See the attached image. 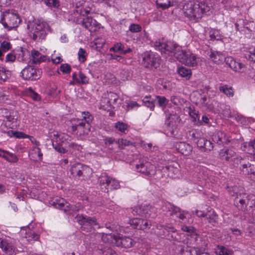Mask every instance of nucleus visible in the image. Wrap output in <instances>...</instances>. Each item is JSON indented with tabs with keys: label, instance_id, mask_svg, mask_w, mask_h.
<instances>
[{
	"label": "nucleus",
	"instance_id": "obj_48",
	"mask_svg": "<svg viewBox=\"0 0 255 255\" xmlns=\"http://www.w3.org/2000/svg\"><path fill=\"white\" fill-rule=\"evenodd\" d=\"M157 85L159 89H166L169 86V82L166 79L161 78L157 80Z\"/></svg>",
	"mask_w": 255,
	"mask_h": 255
},
{
	"label": "nucleus",
	"instance_id": "obj_54",
	"mask_svg": "<svg viewBox=\"0 0 255 255\" xmlns=\"http://www.w3.org/2000/svg\"><path fill=\"white\" fill-rule=\"evenodd\" d=\"M7 93L6 88L0 87V103L3 102L7 99Z\"/></svg>",
	"mask_w": 255,
	"mask_h": 255
},
{
	"label": "nucleus",
	"instance_id": "obj_4",
	"mask_svg": "<svg viewBox=\"0 0 255 255\" xmlns=\"http://www.w3.org/2000/svg\"><path fill=\"white\" fill-rule=\"evenodd\" d=\"M92 121V117L89 112L81 113V119L72 120V130L80 136L87 135L90 130V123Z\"/></svg>",
	"mask_w": 255,
	"mask_h": 255
},
{
	"label": "nucleus",
	"instance_id": "obj_3",
	"mask_svg": "<svg viewBox=\"0 0 255 255\" xmlns=\"http://www.w3.org/2000/svg\"><path fill=\"white\" fill-rule=\"evenodd\" d=\"M28 33L31 38L39 41L43 39L50 31L48 23L38 19L29 20L27 22Z\"/></svg>",
	"mask_w": 255,
	"mask_h": 255
},
{
	"label": "nucleus",
	"instance_id": "obj_17",
	"mask_svg": "<svg viewBox=\"0 0 255 255\" xmlns=\"http://www.w3.org/2000/svg\"><path fill=\"white\" fill-rule=\"evenodd\" d=\"M115 243L117 246L126 248L131 247L133 245V242L131 238L128 237L121 238L120 236L115 237Z\"/></svg>",
	"mask_w": 255,
	"mask_h": 255
},
{
	"label": "nucleus",
	"instance_id": "obj_62",
	"mask_svg": "<svg viewBox=\"0 0 255 255\" xmlns=\"http://www.w3.org/2000/svg\"><path fill=\"white\" fill-rule=\"evenodd\" d=\"M141 27L137 24H131L129 26V30L132 32H138L141 30Z\"/></svg>",
	"mask_w": 255,
	"mask_h": 255
},
{
	"label": "nucleus",
	"instance_id": "obj_55",
	"mask_svg": "<svg viewBox=\"0 0 255 255\" xmlns=\"http://www.w3.org/2000/svg\"><path fill=\"white\" fill-rule=\"evenodd\" d=\"M78 55L79 60L80 62H84L86 61L87 53L84 49L82 48H80L78 53Z\"/></svg>",
	"mask_w": 255,
	"mask_h": 255
},
{
	"label": "nucleus",
	"instance_id": "obj_16",
	"mask_svg": "<svg viewBox=\"0 0 255 255\" xmlns=\"http://www.w3.org/2000/svg\"><path fill=\"white\" fill-rule=\"evenodd\" d=\"M31 60L34 64H39L41 62L49 61V58L46 55L42 54L38 51L33 49L31 51Z\"/></svg>",
	"mask_w": 255,
	"mask_h": 255
},
{
	"label": "nucleus",
	"instance_id": "obj_45",
	"mask_svg": "<svg viewBox=\"0 0 255 255\" xmlns=\"http://www.w3.org/2000/svg\"><path fill=\"white\" fill-rule=\"evenodd\" d=\"M115 237H116V236H115L112 234L103 233L101 238L104 242L114 243Z\"/></svg>",
	"mask_w": 255,
	"mask_h": 255
},
{
	"label": "nucleus",
	"instance_id": "obj_64",
	"mask_svg": "<svg viewBox=\"0 0 255 255\" xmlns=\"http://www.w3.org/2000/svg\"><path fill=\"white\" fill-rule=\"evenodd\" d=\"M119 146L124 148L125 146L129 145L131 143L129 140L124 139H120L118 141Z\"/></svg>",
	"mask_w": 255,
	"mask_h": 255
},
{
	"label": "nucleus",
	"instance_id": "obj_9",
	"mask_svg": "<svg viewBox=\"0 0 255 255\" xmlns=\"http://www.w3.org/2000/svg\"><path fill=\"white\" fill-rule=\"evenodd\" d=\"M142 65L146 68L156 69L160 64L159 55L150 51H146L142 55Z\"/></svg>",
	"mask_w": 255,
	"mask_h": 255
},
{
	"label": "nucleus",
	"instance_id": "obj_51",
	"mask_svg": "<svg viewBox=\"0 0 255 255\" xmlns=\"http://www.w3.org/2000/svg\"><path fill=\"white\" fill-rule=\"evenodd\" d=\"M143 103L144 105L149 108L151 110H153L154 108V104L152 100H151L150 97H145L143 98Z\"/></svg>",
	"mask_w": 255,
	"mask_h": 255
},
{
	"label": "nucleus",
	"instance_id": "obj_31",
	"mask_svg": "<svg viewBox=\"0 0 255 255\" xmlns=\"http://www.w3.org/2000/svg\"><path fill=\"white\" fill-rule=\"evenodd\" d=\"M82 168V164L79 163H73L71 165L70 171L71 174L75 177L81 176V170Z\"/></svg>",
	"mask_w": 255,
	"mask_h": 255
},
{
	"label": "nucleus",
	"instance_id": "obj_30",
	"mask_svg": "<svg viewBox=\"0 0 255 255\" xmlns=\"http://www.w3.org/2000/svg\"><path fill=\"white\" fill-rule=\"evenodd\" d=\"M242 148L245 152L253 154L255 150V140L244 143L242 146Z\"/></svg>",
	"mask_w": 255,
	"mask_h": 255
},
{
	"label": "nucleus",
	"instance_id": "obj_38",
	"mask_svg": "<svg viewBox=\"0 0 255 255\" xmlns=\"http://www.w3.org/2000/svg\"><path fill=\"white\" fill-rule=\"evenodd\" d=\"M10 77V72L3 67H0V81H5Z\"/></svg>",
	"mask_w": 255,
	"mask_h": 255
},
{
	"label": "nucleus",
	"instance_id": "obj_49",
	"mask_svg": "<svg viewBox=\"0 0 255 255\" xmlns=\"http://www.w3.org/2000/svg\"><path fill=\"white\" fill-rule=\"evenodd\" d=\"M174 215L182 221H184L185 219L189 216V214L188 212L180 211L178 208L175 209Z\"/></svg>",
	"mask_w": 255,
	"mask_h": 255
},
{
	"label": "nucleus",
	"instance_id": "obj_63",
	"mask_svg": "<svg viewBox=\"0 0 255 255\" xmlns=\"http://www.w3.org/2000/svg\"><path fill=\"white\" fill-rule=\"evenodd\" d=\"M44 3L49 6H53L57 7L59 5L57 0H44Z\"/></svg>",
	"mask_w": 255,
	"mask_h": 255
},
{
	"label": "nucleus",
	"instance_id": "obj_29",
	"mask_svg": "<svg viewBox=\"0 0 255 255\" xmlns=\"http://www.w3.org/2000/svg\"><path fill=\"white\" fill-rule=\"evenodd\" d=\"M6 124L11 128H16L19 125L16 115H9L6 117Z\"/></svg>",
	"mask_w": 255,
	"mask_h": 255
},
{
	"label": "nucleus",
	"instance_id": "obj_14",
	"mask_svg": "<svg viewBox=\"0 0 255 255\" xmlns=\"http://www.w3.org/2000/svg\"><path fill=\"white\" fill-rule=\"evenodd\" d=\"M219 157L222 160L231 162L236 157V152L232 149L224 148L219 151Z\"/></svg>",
	"mask_w": 255,
	"mask_h": 255
},
{
	"label": "nucleus",
	"instance_id": "obj_13",
	"mask_svg": "<svg viewBox=\"0 0 255 255\" xmlns=\"http://www.w3.org/2000/svg\"><path fill=\"white\" fill-rule=\"evenodd\" d=\"M29 159L35 162H40L42 160L43 153L39 146H32L28 151Z\"/></svg>",
	"mask_w": 255,
	"mask_h": 255
},
{
	"label": "nucleus",
	"instance_id": "obj_10",
	"mask_svg": "<svg viewBox=\"0 0 255 255\" xmlns=\"http://www.w3.org/2000/svg\"><path fill=\"white\" fill-rule=\"evenodd\" d=\"M118 98L119 96L115 93L111 92L104 93L100 103L101 108L106 111L111 110L117 104Z\"/></svg>",
	"mask_w": 255,
	"mask_h": 255
},
{
	"label": "nucleus",
	"instance_id": "obj_42",
	"mask_svg": "<svg viewBox=\"0 0 255 255\" xmlns=\"http://www.w3.org/2000/svg\"><path fill=\"white\" fill-rule=\"evenodd\" d=\"M92 173V169L88 166L82 165V168L81 170V176L89 177Z\"/></svg>",
	"mask_w": 255,
	"mask_h": 255
},
{
	"label": "nucleus",
	"instance_id": "obj_34",
	"mask_svg": "<svg viewBox=\"0 0 255 255\" xmlns=\"http://www.w3.org/2000/svg\"><path fill=\"white\" fill-rule=\"evenodd\" d=\"M156 3L157 7L162 9H167L173 5L172 2L170 0H156Z\"/></svg>",
	"mask_w": 255,
	"mask_h": 255
},
{
	"label": "nucleus",
	"instance_id": "obj_40",
	"mask_svg": "<svg viewBox=\"0 0 255 255\" xmlns=\"http://www.w3.org/2000/svg\"><path fill=\"white\" fill-rule=\"evenodd\" d=\"M4 159L10 163H16L18 160V158L16 155L9 151H7Z\"/></svg>",
	"mask_w": 255,
	"mask_h": 255
},
{
	"label": "nucleus",
	"instance_id": "obj_11",
	"mask_svg": "<svg viewBox=\"0 0 255 255\" xmlns=\"http://www.w3.org/2000/svg\"><path fill=\"white\" fill-rule=\"evenodd\" d=\"M41 74L40 69L31 66L24 68L21 72L22 78L25 80H35L40 78Z\"/></svg>",
	"mask_w": 255,
	"mask_h": 255
},
{
	"label": "nucleus",
	"instance_id": "obj_35",
	"mask_svg": "<svg viewBox=\"0 0 255 255\" xmlns=\"http://www.w3.org/2000/svg\"><path fill=\"white\" fill-rule=\"evenodd\" d=\"M157 210L150 205H145V217L154 218L156 216Z\"/></svg>",
	"mask_w": 255,
	"mask_h": 255
},
{
	"label": "nucleus",
	"instance_id": "obj_37",
	"mask_svg": "<svg viewBox=\"0 0 255 255\" xmlns=\"http://www.w3.org/2000/svg\"><path fill=\"white\" fill-rule=\"evenodd\" d=\"M132 213L134 215H145V205L135 207L133 209Z\"/></svg>",
	"mask_w": 255,
	"mask_h": 255
},
{
	"label": "nucleus",
	"instance_id": "obj_44",
	"mask_svg": "<svg viewBox=\"0 0 255 255\" xmlns=\"http://www.w3.org/2000/svg\"><path fill=\"white\" fill-rule=\"evenodd\" d=\"M115 127L119 131L125 133L128 130V126L124 123L118 122L115 124Z\"/></svg>",
	"mask_w": 255,
	"mask_h": 255
},
{
	"label": "nucleus",
	"instance_id": "obj_2",
	"mask_svg": "<svg viewBox=\"0 0 255 255\" xmlns=\"http://www.w3.org/2000/svg\"><path fill=\"white\" fill-rule=\"evenodd\" d=\"M183 12L190 21L196 22L205 15H209L212 12L211 6L205 3L189 1L183 6Z\"/></svg>",
	"mask_w": 255,
	"mask_h": 255
},
{
	"label": "nucleus",
	"instance_id": "obj_18",
	"mask_svg": "<svg viewBox=\"0 0 255 255\" xmlns=\"http://www.w3.org/2000/svg\"><path fill=\"white\" fill-rule=\"evenodd\" d=\"M175 147L179 152L184 155H190L193 150L192 146L185 142H177Z\"/></svg>",
	"mask_w": 255,
	"mask_h": 255
},
{
	"label": "nucleus",
	"instance_id": "obj_12",
	"mask_svg": "<svg viewBox=\"0 0 255 255\" xmlns=\"http://www.w3.org/2000/svg\"><path fill=\"white\" fill-rule=\"evenodd\" d=\"M136 168L138 172H141L147 175H154L155 171V167L149 162L140 163L136 165Z\"/></svg>",
	"mask_w": 255,
	"mask_h": 255
},
{
	"label": "nucleus",
	"instance_id": "obj_57",
	"mask_svg": "<svg viewBox=\"0 0 255 255\" xmlns=\"http://www.w3.org/2000/svg\"><path fill=\"white\" fill-rule=\"evenodd\" d=\"M247 55L249 59L255 62V47L251 46L248 49Z\"/></svg>",
	"mask_w": 255,
	"mask_h": 255
},
{
	"label": "nucleus",
	"instance_id": "obj_33",
	"mask_svg": "<svg viewBox=\"0 0 255 255\" xmlns=\"http://www.w3.org/2000/svg\"><path fill=\"white\" fill-rule=\"evenodd\" d=\"M215 253L218 255H233V252L223 246H217Z\"/></svg>",
	"mask_w": 255,
	"mask_h": 255
},
{
	"label": "nucleus",
	"instance_id": "obj_50",
	"mask_svg": "<svg viewBox=\"0 0 255 255\" xmlns=\"http://www.w3.org/2000/svg\"><path fill=\"white\" fill-rule=\"evenodd\" d=\"M243 171L248 174L255 175V171L253 169V165L251 164H244L243 165Z\"/></svg>",
	"mask_w": 255,
	"mask_h": 255
},
{
	"label": "nucleus",
	"instance_id": "obj_41",
	"mask_svg": "<svg viewBox=\"0 0 255 255\" xmlns=\"http://www.w3.org/2000/svg\"><path fill=\"white\" fill-rule=\"evenodd\" d=\"M142 222V219L135 218L129 219L128 223L132 228L140 229V226H139L138 224Z\"/></svg>",
	"mask_w": 255,
	"mask_h": 255
},
{
	"label": "nucleus",
	"instance_id": "obj_22",
	"mask_svg": "<svg viewBox=\"0 0 255 255\" xmlns=\"http://www.w3.org/2000/svg\"><path fill=\"white\" fill-rule=\"evenodd\" d=\"M196 142L197 146L202 150H211L213 148V145L211 142L204 138L200 137Z\"/></svg>",
	"mask_w": 255,
	"mask_h": 255
},
{
	"label": "nucleus",
	"instance_id": "obj_5",
	"mask_svg": "<svg viewBox=\"0 0 255 255\" xmlns=\"http://www.w3.org/2000/svg\"><path fill=\"white\" fill-rule=\"evenodd\" d=\"M49 136L55 150L61 153H65L66 149L61 146L69 143L71 140V137L66 133L55 130L51 131L49 133Z\"/></svg>",
	"mask_w": 255,
	"mask_h": 255
},
{
	"label": "nucleus",
	"instance_id": "obj_58",
	"mask_svg": "<svg viewBox=\"0 0 255 255\" xmlns=\"http://www.w3.org/2000/svg\"><path fill=\"white\" fill-rule=\"evenodd\" d=\"M60 69L63 73L68 74L71 71V67L69 64L65 63L61 65Z\"/></svg>",
	"mask_w": 255,
	"mask_h": 255
},
{
	"label": "nucleus",
	"instance_id": "obj_46",
	"mask_svg": "<svg viewBox=\"0 0 255 255\" xmlns=\"http://www.w3.org/2000/svg\"><path fill=\"white\" fill-rule=\"evenodd\" d=\"M209 35L211 40H220L221 36L220 31L216 29H212L209 32Z\"/></svg>",
	"mask_w": 255,
	"mask_h": 255
},
{
	"label": "nucleus",
	"instance_id": "obj_56",
	"mask_svg": "<svg viewBox=\"0 0 255 255\" xmlns=\"http://www.w3.org/2000/svg\"><path fill=\"white\" fill-rule=\"evenodd\" d=\"M171 102L175 105H181L184 103V100L176 96H172L170 98Z\"/></svg>",
	"mask_w": 255,
	"mask_h": 255
},
{
	"label": "nucleus",
	"instance_id": "obj_25",
	"mask_svg": "<svg viewBox=\"0 0 255 255\" xmlns=\"http://www.w3.org/2000/svg\"><path fill=\"white\" fill-rule=\"evenodd\" d=\"M210 59L215 64H220L225 61V56L220 52L211 51L209 55Z\"/></svg>",
	"mask_w": 255,
	"mask_h": 255
},
{
	"label": "nucleus",
	"instance_id": "obj_6",
	"mask_svg": "<svg viewBox=\"0 0 255 255\" xmlns=\"http://www.w3.org/2000/svg\"><path fill=\"white\" fill-rule=\"evenodd\" d=\"M181 113L180 108L177 107L175 109V111H172L166 114L165 125L172 135L176 134L175 132L177 131L178 124L181 122L180 117Z\"/></svg>",
	"mask_w": 255,
	"mask_h": 255
},
{
	"label": "nucleus",
	"instance_id": "obj_32",
	"mask_svg": "<svg viewBox=\"0 0 255 255\" xmlns=\"http://www.w3.org/2000/svg\"><path fill=\"white\" fill-rule=\"evenodd\" d=\"M219 90L228 97H233L234 95V91L232 87L226 85L220 86Z\"/></svg>",
	"mask_w": 255,
	"mask_h": 255
},
{
	"label": "nucleus",
	"instance_id": "obj_21",
	"mask_svg": "<svg viewBox=\"0 0 255 255\" xmlns=\"http://www.w3.org/2000/svg\"><path fill=\"white\" fill-rule=\"evenodd\" d=\"M76 221L82 226H94L97 224V220L95 218L86 217L82 215H78L76 217Z\"/></svg>",
	"mask_w": 255,
	"mask_h": 255
},
{
	"label": "nucleus",
	"instance_id": "obj_47",
	"mask_svg": "<svg viewBox=\"0 0 255 255\" xmlns=\"http://www.w3.org/2000/svg\"><path fill=\"white\" fill-rule=\"evenodd\" d=\"M103 80L106 84H111L115 82V78L111 73H107L104 75Z\"/></svg>",
	"mask_w": 255,
	"mask_h": 255
},
{
	"label": "nucleus",
	"instance_id": "obj_24",
	"mask_svg": "<svg viewBox=\"0 0 255 255\" xmlns=\"http://www.w3.org/2000/svg\"><path fill=\"white\" fill-rule=\"evenodd\" d=\"M0 248L6 254H12L15 251V248L6 240L0 238Z\"/></svg>",
	"mask_w": 255,
	"mask_h": 255
},
{
	"label": "nucleus",
	"instance_id": "obj_7",
	"mask_svg": "<svg viewBox=\"0 0 255 255\" xmlns=\"http://www.w3.org/2000/svg\"><path fill=\"white\" fill-rule=\"evenodd\" d=\"M20 22L19 15L13 10L5 11L1 19V22L3 26L9 29L17 27Z\"/></svg>",
	"mask_w": 255,
	"mask_h": 255
},
{
	"label": "nucleus",
	"instance_id": "obj_60",
	"mask_svg": "<svg viewBox=\"0 0 255 255\" xmlns=\"http://www.w3.org/2000/svg\"><path fill=\"white\" fill-rule=\"evenodd\" d=\"M109 55L110 56V59L112 60H116L117 61L124 63L126 60L125 58L122 56L121 55H119L117 54H109Z\"/></svg>",
	"mask_w": 255,
	"mask_h": 255
},
{
	"label": "nucleus",
	"instance_id": "obj_8",
	"mask_svg": "<svg viewBox=\"0 0 255 255\" xmlns=\"http://www.w3.org/2000/svg\"><path fill=\"white\" fill-rule=\"evenodd\" d=\"M99 182L101 189L105 192H108L109 189H118L120 186L118 180L109 176L106 173L101 174Z\"/></svg>",
	"mask_w": 255,
	"mask_h": 255
},
{
	"label": "nucleus",
	"instance_id": "obj_15",
	"mask_svg": "<svg viewBox=\"0 0 255 255\" xmlns=\"http://www.w3.org/2000/svg\"><path fill=\"white\" fill-rule=\"evenodd\" d=\"M81 24L90 32H95L99 28L98 22L90 17L83 18Z\"/></svg>",
	"mask_w": 255,
	"mask_h": 255
},
{
	"label": "nucleus",
	"instance_id": "obj_1",
	"mask_svg": "<svg viewBox=\"0 0 255 255\" xmlns=\"http://www.w3.org/2000/svg\"><path fill=\"white\" fill-rule=\"evenodd\" d=\"M156 49L162 53H173L174 56L182 64L190 66L196 67L201 65L204 58L199 57L189 50H183L173 42H165L163 39H158L154 43Z\"/></svg>",
	"mask_w": 255,
	"mask_h": 255
},
{
	"label": "nucleus",
	"instance_id": "obj_23",
	"mask_svg": "<svg viewBox=\"0 0 255 255\" xmlns=\"http://www.w3.org/2000/svg\"><path fill=\"white\" fill-rule=\"evenodd\" d=\"M72 79L74 80V83L79 84H87L89 82L88 78L81 71L73 73Z\"/></svg>",
	"mask_w": 255,
	"mask_h": 255
},
{
	"label": "nucleus",
	"instance_id": "obj_59",
	"mask_svg": "<svg viewBox=\"0 0 255 255\" xmlns=\"http://www.w3.org/2000/svg\"><path fill=\"white\" fill-rule=\"evenodd\" d=\"M0 48L3 51V52H6L11 48V44L10 42L7 41H3L1 43Z\"/></svg>",
	"mask_w": 255,
	"mask_h": 255
},
{
	"label": "nucleus",
	"instance_id": "obj_53",
	"mask_svg": "<svg viewBox=\"0 0 255 255\" xmlns=\"http://www.w3.org/2000/svg\"><path fill=\"white\" fill-rule=\"evenodd\" d=\"M156 100L159 106L162 108H164L168 103V100L165 97L163 96H157Z\"/></svg>",
	"mask_w": 255,
	"mask_h": 255
},
{
	"label": "nucleus",
	"instance_id": "obj_52",
	"mask_svg": "<svg viewBox=\"0 0 255 255\" xmlns=\"http://www.w3.org/2000/svg\"><path fill=\"white\" fill-rule=\"evenodd\" d=\"M247 23V22L243 19H240L237 20V22L235 23L237 30H243V28H248Z\"/></svg>",
	"mask_w": 255,
	"mask_h": 255
},
{
	"label": "nucleus",
	"instance_id": "obj_39",
	"mask_svg": "<svg viewBox=\"0 0 255 255\" xmlns=\"http://www.w3.org/2000/svg\"><path fill=\"white\" fill-rule=\"evenodd\" d=\"M188 113L190 117L192 119L193 122H196L199 119V116L198 112L194 108L189 107L187 109Z\"/></svg>",
	"mask_w": 255,
	"mask_h": 255
},
{
	"label": "nucleus",
	"instance_id": "obj_20",
	"mask_svg": "<svg viewBox=\"0 0 255 255\" xmlns=\"http://www.w3.org/2000/svg\"><path fill=\"white\" fill-rule=\"evenodd\" d=\"M162 172L165 176L170 178H175L179 173V169L173 165H170L163 167Z\"/></svg>",
	"mask_w": 255,
	"mask_h": 255
},
{
	"label": "nucleus",
	"instance_id": "obj_61",
	"mask_svg": "<svg viewBox=\"0 0 255 255\" xmlns=\"http://www.w3.org/2000/svg\"><path fill=\"white\" fill-rule=\"evenodd\" d=\"M182 230L184 232H186L190 234L191 236H194L196 235L195 229L191 226H183L182 228Z\"/></svg>",
	"mask_w": 255,
	"mask_h": 255
},
{
	"label": "nucleus",
	"instance_id": "obj_36",
	"mask_svg": "<svg viewBox=\"0 0 255 255\" xmlns=\"http://www.w3.org/2000/svg\"><path fill=\"white\" fill-rule=\"evenodd\" d=\"M177 72L181 77L186 78H189L191 74V71L190 69L183 66L179 67L177 69Z\"/></svg>",
	"mask_w": 255,
	"mask_h": 255
},
{
	"label": "nucleus",
	"instance_id": "obj_28",
	"mask_svg": "<svg viewBox=\"0 0 255 255\" xmlns=\"http://www.w3.org/2000/svg\"><path fill=\"white\" fill-rule=\"evenodd\" d=\"M193 96L197 99L194 100V102L197 105L200 106L206 105L207 96L205 94H201L198 92L193 93Z\"/></svg>",
	"mask_w": 255,
	"mask_h": 255
},
{
	"label": "nucleus",
	"instance_id": "obj_43",
	"mask_svg": "<svg viewBox=\"0 0 255 255\" xmlns=\"http://www.w3.org/2000/svg\"><path fill=\"white\" fill-rule=\"evenodd\" d=\"M123 49H124V45L120 42H117L114 44V46L110 48V51L119 53L121 54Z\"/></svg>",
	"mask_w": 255,
	"mask_h": 255
},
{
	"label": "nucleus",
	"instance_id": "obj_19",
	"mask_svg": "<svg viewBox=\"0 0 255 255\" xmlns=\"http://www.w3.org/2000/svg\"><path fill=\"white\" fill-rule=\"evenodd\" d=\"M225 62L235 72H242L243 71V65L236 61L232 57L229 56L226 58Z\"/></svg>",
	"mask_w": 255,
	"mask_h": 255
},
{
	"label": "nucleus",
	"instance_id": "obj_26",
	"mask_svg": "<svg viewBox=\"0 0 255 255\" xmlns=\"http://www.w3.org/2000/svg\"><path fill=\"white\" fill-rule=\"evenodd\" d=\"M106 42V40L102 37H98L95 38L93 41L91 42L90 46L93 49L100 51L104 47Z\"/></svg>",
	"mask_w": 255,
	"mask_h": 255
},
{
	"label": "nucleus",
	"instance_id": "obj_27",
	"mask_svg": "<svg viewBox=\"0 0 255 255\" xmlns=\"http://www.w3.org/2000/svg\"><path fill=\"white\" fill-rule=\"evenodd\" d=\"M56 208L63 209L65 212L69 211V204L63 198H59L55 200L53 202Z\"/></svg>",
	"mask_w": 255,
	"mask_h": 255
}]
</instances>
